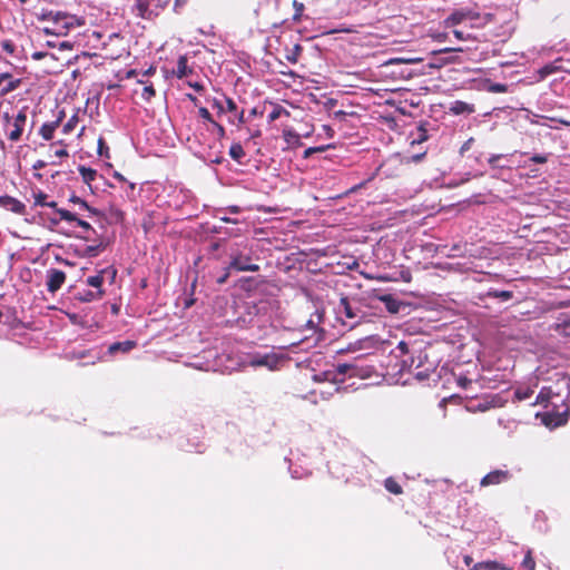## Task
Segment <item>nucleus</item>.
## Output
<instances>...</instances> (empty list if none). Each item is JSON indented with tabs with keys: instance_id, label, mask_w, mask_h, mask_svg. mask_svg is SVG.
Returning a JSON list of instances; mask_svg holds the SVG:
<instances>
[{
	"instance_id": "1",
	"label": "nucleus",
	"mask_w": 570,
	"mask_h": 570,
	"mask_svg": "<svg viewBox=\"0 0 570 570\" xmlns=\"http://www.w3.org/2000/svg\"><path fill=\"white\" fill-rule=\"evenodd\" d=\"M535 403H547V406H551L549 413L550 422L548 424L560 426L567 422L570 405L562 399L561 391L553 392L552 387H542L535 399Z\"/></svg>"
},
{
	"instance_id": "2",
	"label": "nucleus",
	"mask_w": 570,
	"mask_h": 570,
	"mask_svg": "<svg viewBox=\"0 0 570 570\" xmlns=\"http://www.w3.org/2000/svg\"><path fill=\"white\" fill-rule=\"evenodd\" d=\"M286 361L284 354L274 351L268 353H254L248 358V365L252 367H266L269 371L279 370L281 365Z\"/></svg>"
},
{
	"instance_id": "3",
	"label": "nucleus",
	"mask_w": 570,
	"mask_h": 570,
	"mask_svg": "<svg viewBox=\"0 0 570 570\" xmlns=\"http://www.w3.org/2000/svg\"><path fill=\"white\" fill-rule=\"evenodd\" d=\"M229 268L238 272H258L259 266L252 263L250 253L246 249L233 248L230 254Z\"/></svg>"
},
{
	"instance_id": "4",
	"label": "nucleus",
	"mask_w": 570,
	"mask_h": 570,
	"mask_svg": "<svg viewBox=\"0 0 570 570\" xmlns=\"http://www.w3.org/2000/svg\"><path fill=\"white\" fill-rule=\"evenodd\" d=\"M3 120L6 121L8 138L11 141H19L27 122L26 109H21L14 117H11L6 112L3 115Z\"/></svg>"
},
{
	"instance_id": "5",
	"label": "nucleus",
	"mask_w": 570,
	"mask_h": 570,
	"mask_svg": "<svg viewBox=\"0 0 570 570\" xmlns=\"http://www.w3.org/2000/svg\"><path fill=\"white\" fill-rule=\"evenodd\" d=\"M41 19L50 21L56 28H61L63 35L73 27V17L61 11L43 12Z\"/></svg>"
},
{
	"instance_id": "6",
	"label": "nucleus",
	"mask_w": 570,
	"mask_h": 570,
	"mask_svg": "<svg viewBox=\"0 0 570 570\" xmlns=\"http://www.w3.org/2000/svg\"><path fill=\"white\" fill-rule=\"evenodd\" d=\"M479 18V13L471 10V9H468V8H463V9H459V10H455L453 11L445 20H444V26L446 28H452V27H455L460 23H462L463 21L465 20H476Z\"/></svg>"
},
{
	"instance_id": "7",
	"label": "nucleus",
	"mask_w": 570,
	"mask_h": 570,
	"mask_svg": "<svg viewBox=\"0 0 570 570\" xmlns=\"http://www.w3.org/2000/svg\"><path fill=\"white\" fill-rule=\"evenodd\" d=\"M66 281L65 272L56 268H51L47 272V289L50 293H56L61 288Z\"/></svg>"
},
{
	"instance_id": "8",
	"label": "nucleus",
	"mask_w": 570,
	"mask_h": 570,
	"mask_svg": "<svg viewBox=\"0 0 570 570\" xmlns=\"http://www.w3.org/2000/svg\"><path fill=\"white\" fill-rule=\"evenodd\" d=\"M511 473L508 470H494L481 479V487L495 485L510 480Z\"/></svg>"
},
{
	"instance_id": "9",
	"label": "nucleus",
	"mask_w": 570,
	"mask_h": 570,
	"mask_svg": "<svg viewBox=\"0 0 570 570\" xmlns=\"http://www.w3.org/2000/svg\"><path fill=\"white\" fill-rule=\"evenodd\" d=\"M0 207L18 215H23L26 212V205L9 195L0 196Z\"/></svg>"
},
{
	"instance_id": "10",
	"label": "nucleus",
	"mask_w": 570,
	"mask_h": 570,
	"mask_svg": "<svg viewBox=\"0 0 570 570\" xmlns=\"http://www.w3.org/2000/svg\"><path fill=\"white\" fill-rule=\"evenodd\" d=\"M430 355L426 351H420L415 356L411 357V363L407 365V361H403V368L407 367V371L414 375V372L424 367V365L431 362Z\"/></svg>"
},
{
	"instance_id": "11",
	"label": "nucleus",
	"mask_w": 570,
	"mask_h": 570,
	"mask_svg": "<svg viewBox=\"0 0 570 570\" xmlns=\"http://www.w3.org/2000/svg\"><path fill=\"white\" fill-rule=\"evenodd\" d=\"M360 309L354 308L347 297H342L340 299V304L337 306V313L341 315H344L346 318L350 320H357L360 318Z\"/></svg>"
},
{
	"instance_id": "12",
	"label": "nucleus",
	"mask_w": 570,
	"mask_h": 570,
	"mask_svg": "<svg viewBox=\"0 0 570 570\" xmlns=\"http://www.w3.org/2000/svg\"><path fill=\"white\" fill-rule=\"evenodd\" d=\"M104 289H78L75 294V297L85 303L94 302L102 297Z\"/></svg>"
},
{
	"instance_id": "13",
	"label": "nucleus",
	"mask_w": 570,
	"mask_h": 570,
	"mask_svg": "<svg viewBox=\"0 0 570 570\" xmlns=\"http://www.w3.org/2000/svg\"><path fill=\"white\" fill-rule=\"evenodd\" d=\"M137 346L135 341L115 342L108 346L107 353L109 355H116L117 353H128Z\"/></svg>"
},
{
	"instance_id": "14",
	"label": "nucleus",
	"mask_w": 570,
	"mask_h": 570,
	"mask_svg": "<svg viewBox=\"0 0 570 570\" xmlns=\"http://www.w3.org/2000/svg\"><path fill=\"white\" fill-rule=\"evenodd\" d=\"M61 117H57L55 121L45 122L39 130V135L45 140H51L53 138L55 130L60 126Z\"/></svg>"
},
{
	"instance_id": "15",
	"label": "nucleus",
	"mask_w": 570,
	"mask_h": 570,
	"mask_svg": "<svg viewBox=\"0 0 570 570\" xmlns=\"http://www.w3.org/2000/svg\"><path fill=\"white\" fill-rule=\"evenodd\" d=\"M438 362L436 360H432L426 363L424 367L414 372V377L419 381H424L430 379L431 374L436 370Z\"/></svg>"
},
{
	"instance_id": "16",
	"label": "nucleus",
	"mask_w": 570,
	"mask_h": 570,
	"mask_svg": "<svg viewBox=\"0 0 570 570\" xmlns=\"http://www.w3.org/2000/svg\"><path fill=\"white\" fill-rule=\"evenodd\" d=\"M380 301L384 303L386 309L392 314H396L401 309L402 303L390 294L382 295Z\"/></svg>"
},
{
	"instance_id": "17",
	"label": "nucleus",
	"mask_w": 570,
	"mask_h": 570,
	"mask_svg": "<svg viewBox=\"0 0 570 570\" xmlns=\"http://www.w3.org/2000/svg\"><path fill=\"white\" fill-rule=\"evenodd\" d=\"M450 111L454 115L472 114L474 107L468 102L455 100L451 104Z\"/></svg>"
},
{
	"instance_id": "18",
	"label": "nucleus",
	"mask_w": 570,
	"mask_h": 570,
	"mask_svg": "<svg viewBox=\"0 0 570 570\" xmlns=\"http://www.w3.org/2000/svg\"><path fill=\"white\" fill-rule=\"evenodd\" d=\"M174 73L178 79H183L187 77L189 73H191V69L187 65V58L186 56H180L177 61L176 69L174 70Z\"/></svg>"
},
{
	"instance_id": "19",
	"label": "nucleus",
	"mask_w": 570,
	"mask_h": 570,
	"mask_svg": "<svg viewBox=\"0 0 570 570\" xmlns=\"http://www.w3.org/2000/svg\"><path fill=\"white\" fill-rule=\"evenodd\" d=\"M78 171L79 174L81 175V178L83 180V183L86 185H88V187L91 189V183L96 179L97 177V170L92 169V168H89V167H86L83 165H80L78 167Z\"/></svg>"
},
{
	"instance_id": "20",
	"label": "nucleus",
	"mask_w": 570,
	"mask_h": 570,
	"mask_svg": "<svg viewBox=\"0 0 570 570\" xmlns=\"http://www.w3.org/2000/svg\"><path fill=\"white\" fill-rule=\"evenodd\" d=\"M225 105L227 112H230L237 119L238 124L245 122L244 110L238 111L237 105L233 99L226 98Z\"/></svg>"
},
{
	"instance_id": "21",
	"label": "nucleus",
	"mask_w": 570,
	"mask_h": 570,
	"mask_svg": "<svg viewBox=\"0 0 570 570\" xmlns=\"http://www.w3.org/2000/svg\"><path fill=\"white\" fill-rule=\"evenodd\" d=\"M313 380L315 382H332L335 384L342 383L344 381L343 379H337L336 373L333 371H324L318 374H314Z\"/></svg>"
},
{
	"instance_id": "22",
	"label": "nucleus",
	"mask_w": 570,
	"mask_h": 570,
	"mask_svg": "<svg viewBox=\"0 0 570 570\" xmlns=\"http://www.w3.org/2000/svg\"><path fill=\"white\" fill-rule=\"evenodd\" d=\"M484 297L487 298H498L501 302H508L513 297V292L511 291H499L490 288L485 294Z\"/></svg>"
},
{
	"instance_id": "23",
	"label": "nucleus",
	"mask_w": 570,
	"mask_h": 570,
	"mask_svg": "<svg viewBox=\"0 0 570 570\" xmlns=\"http://www.w3.org/2000/svg\"><path fill=\"white\" fill-rule=\"evenodd\" d=\"M336 373V377L344 376L348 374L350 376H355L357 374V368L354 364L351 363H341L336 365V368L334 371Z\"/></svg>"
},
{
	"instance_id": "24",
	"label": "nucleus",
	"mask_w": 570,
	"mask_h": 570,
	"mask_svg": "<svg viewBox=\"0 0 570 570\" xmlns=\"http://www.w3.org/2000/svg\"><path fill=\"white\" fill-rule=\"evenodd\" d=\"M472 570H507V567L498 561H482L473 564Z\"/></svg>"
},
{
	"instance_id": "25",
	"label": "nucleus",
	"mask_w": 570,
	"mask_h": 570,
	"mask_svg": "<svg viewBox=\"0 0 570 570\" xmlns=\"http://www.w3.org/2000/svg\"><path fill=\"white\" fill-rule=\"evenodd\" d=\"M559 61H560V59H558V60H556V61H553L551 63H548V65L543 66L542 68H540L539 71H538L539 78L540 79H544L548 76L560 71L561 67L558 65Z\"/></svg>"
},
{
	"instance_id": "26",
	"label": "nucleus",
	"mask_w": 570,
	"mask_h": 570,
	"mask_svg": "<svg viewBox=\"0 0 570 570\" xmlns=\"http://www.w3.org/2000/svg\"><path fill=\"white\" fill-rule=\"evenodd\" d=\"M104 274L105 271H100L97 275L89 276L86 281V284L94 289H102V283H104Z\"/></svg>"
},
{
	"instance_id": "27",
	"label": "nucleus",
	"mask_w": 570,
	"mask_h": 570,
	"mask_svg": "<svg viewBox=\"0 0 570 570\" xmlns=\"http://www.w3.org/2000/svg\"><path fill=\"white\" fill-rule=\"evenodd\" d=\"M229 156L240 163L242 161V158L245 156V151H244V148L243 146L239 144V142H235L230 146L229 148Z\"/></svg>"
},
{
	"instance_id": "28",
	"label": "nucleus",
	"mask_w": 570,
	"mask_h": 570,
	"mask_svg": "<svg viewBox=\"0 0 570 570\" xmlns=\"http://www.w3.org/2000/svg\"><path fill=\"white\" fill-rule=\"evenodd\" d=\"M322 318H323V314L321 312L316 311L306 323L307 330H311L316 333L318 330V324L322 321Z\"/></svg>"
},
{
	"instance_id": "29",
	"label": "nucleus",
	"mask_w": 570,
	"mask_h": 570,
	"mask_svg": "<svg viewBox=\"0 0 570 570\" xmlns=\"http://www.w3.org/2000/svg\"><path fill=\"white\" fill-rule=\"evenodd\" d=\"M283 136H284L285 141L288 145H297V146L301 145V137L296 131H294L292 129L284 130Z\"/></svg>"
},
{
	"instance_id": "30",
	"label": "nucleus",
	"mask_w": 570,
	"mask_h": 570,
	"mask_svg": "<svg viewBox=\"0 0 570 570\" xmlns=\"http://www.w3.org/2000/svg\"><path fill=\"white\" fill-rule=\"evenodd\" d=\"M21 85V79H12V80H9L7 82V85L4 87H2L1 91H0V96H6L12 91H14L16 89H18Z\"/></svg>"
},
{
	"instance_id": "31",
	"label": "nucleus",
	"mask_w": 570,
	"mask_h": 570,
	"mask_svg": "<svg viewBox=\"0 0 570 570\" xmlns=\"http://www.w3.org/2000/svg\"><path fill=\"white\" fill-rule=\"evenodd\" d=\"M384 485H385V489L393 494L402 493L401 485L393 478H387L384 482Z\"/></svg>"
},
{
	"instance_id": "32",
	"label": "nucleus",
	"mask_w": 570,
	"mask_h": 570,
	"mask_svg": "<svg viewBox=\"0 0 570 570\" xmlns=\"http://www.w3.org/2000/svg\"><path fill=\"white\" fill-rule=\"evenodd\" d=\"M105 244L99 243L97 245H89L85 248V255L87 257H96L100 252L105 249Z\"/></svg>"
},
{
	"instance_id": "33",
	"label": "nucleus",
	"mask_w": 570,
	"mask_h": 570,
	"mask_svg": "<svg viewBox=\"0 0 570 570\" xmlns=\"http://www.w3.org/2000/svg\"><path fill=\"white\" fill-rule=\"evenodd\" d=\"M293 8H294L293 21L299 22L303 18V12H304L305 6H304V3H302L297 0H294Z\"/></svg>"
},
{
	"instance_id": "34",
	"label": "nucleus",
	"mask_w": 570,
	"mask_h": 570,
	"mask_svg": "<svg viewBox=\"0 0 570 570\" xmlns=\"http://www.w3.org/2000/svg\"><path fill=\"white\" fill-rule=\"evenodd\" d=\"M198 112H199V116H200L203 119H205V120H207V121L212 122L215 127H217V129H218L220 132H224V127H223V126H220L219 124H217L216 121H214V119L212 118V115H210V112L208 111V109H207V108H205V107H200V108H199V110H198Z\"/></svg>"
},
{
	"instance_id": "35",
	"label": "nucleus",
	"mask_w": 570,
	"mask_h": 570,
	"mask_svg": "<svg viewBox=\"0 0 570 570\" xmlns=\"http://www.w3.org/2000/svg\"><path fill=\"white\" fill-rule=\"evenodd\" d=\"M429 139L428 131L424 127L420 126L417 128L416 135L413 139V144H422Z\"/></svg>"
},
{
	"instance_id": "36",
	"label": "nucleus",
	"mask_w": 570,
	"mask_h": 570,
	"mask_svg": "<svg viewBox=\"0 0 570 570\" xmlns=\"http://www.w3.org/2000/svg\"><path fill=\"white\" fill-rule=\"evenodd\" d=\"M332 145H326V146H318V147H309L307 149H305L304 151V155L303 157L305 159L309 158L312 155L316 154V153H323L325 150H327L328 148H331Z\"/></svg>"
},
{
	"instance_id": "37",
	"label": "nucleus",
	"mask_w": 570,
	"mask_h": 570,
	"mask_svg": "<svg viewBox=\"0 0 570 570\" xmlns=\"http://www.w3.org/2000/svg\"><path fill=\"white\" fill-rule=\"evenodd\" d=\"M78 124V117L76 115H73L65 125H63V128H62V132L65 135H68L70 134L71 131H73L75 127L77 126Z\"/></svg>"
},
{
	"instance_id": "38",
	"label": "nucleus",
	"mask_w": 570,
	"mask_h": 570,
	"mask_svg": "<svg viewBox=\"0 0 570 570\" xmlns=\"http://www.w3.org/2000/svg\"><path fill=\"white\" fill-rule=\"evenodd\" d=\"M283 114H287V111L282 106H275L274 109L268 115V121H275L278 119Z\"/></svg>"
},
{
	"instance_id": "39",
	"label": "nucleus",
	"mask_w": 570,
	"mask_h": 570,
	"mask_svg": "<svg viewBox=\"0 0 570 570\" xmlns=\"http://www.w3.org/2000/svg\"><path fill=\"white\" fill-rule=\"evenodd\" d=\"M533 391L531 389H518L515 392H514V395L515 397L519 400V401H524V400H528L530 399V396L532 395Z\"/></svg>"
},
{
	"instance_id": "40",
	"label": "nucleus",
	"mask_w": 570,
	"mask_h": 570,
	"mask_svg": "<svg viewBox=\"0 0 570 570\" xmlns=\"http://www.w3.org/2000/svg\"><path fill=\"white\" fill-rule=\"evenodd\" d=\"M57 213L59 214L61 220L75 222V219H77L76 214H73L67 209L60 208V209H57Z\"/></svg>"
},
{
	"instance_id": "41",
	"label": "nucleus",
	"mask_w": 570,
	"mask_h": 570,
	"mask_svg": "<svg viewBox=\"0 0 570 570\" xmlns=\"http://www.w3.org/2000/svg\"><path fill=\"white\" fill-rule=\"evenodd\" d=\"M148 0H137L135 8L139 16L145 17V13L148 11Z\"/></svg>"
},
{
	"instance_id": "42",
	"label": "nucleus",
	"mask_w": 570,
	"mask_h": 570,
	"mask_svg": "<svg viewBox=\"0 0 570 570\" xmlns=\"http://www.w3.org/2000/svg\"><path fill=\"white\" fill-rule=\"evenodd\" d=\"M69 202L70 203H73V204H78L80 206V208L82 209H86V210H89V212H95L86 200L81 199L80 197L76 196V195H72L70 198H69Z\"/></svg>"
},
{
	"instance_id": "43",
	"label": "nucleus",
	"mask_w": 570,
	"mask_h": 570,
	"mask_svg": "<svg viewBox=\"0 0 570 570\" xmlns=\"http://www.w3.org/2000/svg\"><path fill=\"white\" fill-rule=\"evenodd\" d=\"M522 566H523V568H525L528 570H534L535 562H534L533 558L531 557V551L527 552V554L522 561Z\"/></svg>"
},
{
	"instance_id": "44",
	"label": "nucleus",
	"mask_w": 570,
	"mask_h": 570,
	"mask_svg": "<svg viewBox=\"0 0 570 570\" xmlns=\"http://www.w3.org/2000/svg\"><path fill=\"white\" fill-rule=\"evenodd\" d=\"M1 48L3 51H6L9 55H13L16 50V46L11 40H3L1 42Z\"/></svg>"
},
{
	"instance_id": "45",
	"label": "nucleus",
	"mask_w": 570,
	"mask_h": 570,
	"mask_svg": "<svg viewBox=\"0 0 570 570\" xmlns=\"http://www.w3.org/2000/svg\"><path fill=\"white\" fill-rule=\"evenodd\" d=\"M46 198H47V195L42 191H39L38 194L35 195V205L36 206H45L47 203Z\"/></svg>"
},
{
	"instance_id": "46",
	"label": "nucleus",
	"mask_w": 570,
	"mask_h": 570,
	"mask_svg": "<svg viewBox=\"0 0 570 570\" xmlns=\"http://www.w3.org/2000/svg\"><path fill=\"white\" fill-rule=\"evenodd\" d=\"M503 157V155H492L488 161L493 168H502L503 166L499 164V160Z\"/></svg>"
},
{
	"instance_id": "47",
	"label": "nucleus",
	"mask_w": 570,
	"mask_h": 570,
	"mask_svg": "<svg viewBox=\"0 0 570 570\" xmlns=\"http://www.w3.org/2000/svg\"><path fill=\"white\" fill-rule=\"evenodd\" d=\"M547 160L548 157L546 155L535 154L531 157V161L534 164H544Z\"/></svg>"
},
{
	"instance_id": "48",
	"label": "nucleus",
	"mask_w": 570,
	"mask_h": 570,
	"mask_svg": "<svg viewBox=\"0 0 570 570\" xmlns=\"http://www.w3.org/2000/svg\"><path fill=\"white\" fill-rule=\"evenodd\" d=\"M43 32L46 35H56V36H62V29L61 28H56L53 27V29H50L49 27H45L43 28Z\"/></svg>"
},
{
	"instance_id": "49",
	"label": "nucleus",
	"mask_w": 570,
	"mask_h": 570,
	"mask_svg": "<svg viewBox=\"0 0 570 570\" xmlns=\"http://www.w3.org/2000/svg\"><path fill=\"white\" fill-rule=\"evenodd\" d=\"M396 350L400 351L401 355H405L410 352L409 345L404 341L399 342Z\"/></svg>"
},
{
	"instance_id": "50",
	"label": "nucleus",
	"mask_w": 570,
	"mask_h": 570,
	"mask_svg": "<svg viewBox=\"0 0 570 570\" xmlns=\"http://www.w3.org/2000/svg\"><path fill=\"white\" fill-rule=\"evenodd\" d=\"M289 472L293 479H302L303 476L308 474L306 470L299 472V470H293L292 468H289Z\"/></svg>"
},
{
	"instance_id": "51",
	"label": "nucleus",
	"mask_w": 570,
	"mask_h": 570,
	"mask_svg": "<svg viewBox=\"0 0 570 570\" xmlns=\"http://www.w3.org/2000/svg\"><path fill=\"white\" fill-rule=\"evenodd\" d=\"M107 151H108V147L106 146L105 140L102 138H99V140H98V154L100 156H102Z\"/></svg>"
},
{
	"instance_id": "52",
	"label": "nucleus",
	"mask_w": 570,
	"mask_h": 570,
	"mask_svg": "<svg viewBox=\"0 0 570 570\" xmlns=\"http://www.w3.org/2000/svg\"><path fill=\"white\" fill-rule=\"evenodd\" d=\"M75 222H76V223H77V225H78L79 227H81L82 229H85V230H92V227H91V225H90L88 222L82 220V219H80V218H78V217H77V219H75Z\"/></svg>"
},
{
	"instance_id": "53",
	"label": "nucleus",
	"mask_w": 570,
	"mask_h": 570,
	"mask_svg": "<svg viewBox=\"0 0 570 570\" xmlns=\"http://www.w3.org/2000/svg\"><path fill=\"white\" fill-rule=\"evenodd\" d=\"M458 383H459V385H460L461 387H463V389H468V386H469L470 384H472V381H471L470 379H468V377H463V376H461V377H459Z\"/></svg>"
},
{
	"instance_id": "54",
	"label": "nucleus",
	"mask_w": 570,
	"mask_h": 570,
	"mask_svg": "<svg viewBox=\"0 0 570 570\" xmlns=\"http://www.w3.org/2000/svg\"><path fill=\"white\" fill-rule=\"evenodd\" d=\"M491 90L493 92H505L507 86L502 85V83H494V85H492Z\"/></svg>"
},
{
	"instance_id": "55",
	"label": "nucleus",
	"mask_w": 570,
	"mask_h": 570,
	"mask_svg": "<svg viewBox=\"0 0 570 570\" xmlns=\"http://www.w3.org/2000/svg\"><path fill=\"white\" fill-rule=\"evenodd\" d=\"M563 383H564V389L567 392L566 403H568L570 405V379L564 380ZM569 415H570V411H569Z\"/></svg>"
},
{
	"instance_id": "56",
	"label": "nucleus",
	"mask_w": 570,
	"mask_h": 570,
	"mask_svg": "<svg viewBox=\"0 0 570 570\" xmlns=\"http://www.w3.org/2000/svg\"><path fill=\"white\" fill-rule=\"evenodd\" d=\"M453 35L454 37L458 39V40H465L468 39V35H465L463 31L461 30H453Z\"/></svg>"
},
{
	"instance_id": "57",
	"label": "nucleus",
	"mask_w": 570,
	"mask_h": 570,
	"mask_svg": "<svg viewBox=\"0 0 570 570\" xmlns=\"http://www.w3.org/2000/svg\"><path fill=\"white\" fill-rule=\"evenodd\" d=\"M214 107L218 109L219 112H226V106H224V102L223 101H219V100H215L214 101Z\"/></svg>"
},
{
	"instance_id": "58",
	"label": "nucleus",
	"mask_w": 570,
	"mask_h": 570,
	"mask_svg": "<svg viewBox=\"0 0 570 570\" xmlns=\"http://www.w3.org/2000/svg\"><path fill=\"white\" fill-rule=\"evenodd\" d=\"M46 166H47V163H46V161H43V160H41V159H39V160H37V161L33 164L32 168H33L35 170H39V169L45 168Z\"/></svg>"
},
{
	"instance_id": "59",
	"label": "nucleus",
	"mask_w": 570,
	"mask_h": 570,
	"mask_svg": "<svg viewBox=\"0 0 570 570\" xmlns=\"http://www.w3.org/2000/svg\"><path fill=\"white\" fill-rule=\"evenodd\" d=\"M473 142V138H470L468 139L461 147V153H465L466 150H469L471 148V145Z\"/></svg>"
},
{
	"instance_id": "60",
	"label": "nucleus",
	"mask_w": 570,
	"mask_h": 570,
	"mask_svg": "<svg viewBox=\"0 0 570 570\" xmlns=\"http://www.w3.org/2000/svg\"><path fill=\"white\" fill-rule=\"evenodd\" d=\"M220 220L229 224H238V219L228 216L220 217Z\"/></svg>"
},
{
	"instance_id": "61",
	"label": "nucleus",
	"mask_w": 570,
	"mask_h": 570,
	"mask_svg": "<svg viewBox=\"0 0 570 570\" xmlns=\"http://www.w3.org/2000/svg\"><path fill=\"white\" fill-rule=\"evenodd\" d=\"M55 155H56L57 157H59V158H61V157H67V156H68V151H67L66 149H63V148H62V149H58V150H56V151H55Z\"/></svg>"
},
{
	"instance_id": "62",
	"label": "nucleus",
	"mask_w": 570,
	"mask_h": 570,
	"mask_svg": "<svg viewBox=\"0 0 570 570\" xmlns=\"http://www.w3.org/2000/svg\"><path fill=\"white\" fill-rule=\"evenodd\" d=\"M0 79H1V81H2V82H3L4 80H8V81H9V80H12V76H11V73H9V72H3V73H0Z\"/></svg>"
},
{
	"instance_id": "63",
	"label": "nucleus",
	"mask_w": 570,
	"mask_h": 570,
	"mask_svg": "<svg viewBox=\"0 0 570 570\" xmlns=\"http://www.w3.org/2000/svg\"><path fill=\"white\" fill-rule=\"evenodd\" d=\"M446 37H448V35H446V33H444V32H442V33H438V35L435 36V39H436L438 41H440V42H441V41H445V40H446Z\"/></svg>"
},
{
	"instance_id": "64",
	"label": "nucleus",
	"mask_w": 570,
	"mask_h": 570,
	"mask_svg": "<svg viewBox=\"0 0 570 570\" xmlns=\"http://www.w3.org/2000/svg\"><path fill=\"white\" fill-rule=\"evenodd\" d=\"M45 57V53L43 52H40V51H37L32 55V59L35 60H40Z\"/></svg>"
}]
</instances>
